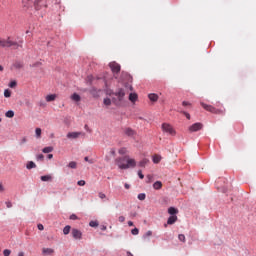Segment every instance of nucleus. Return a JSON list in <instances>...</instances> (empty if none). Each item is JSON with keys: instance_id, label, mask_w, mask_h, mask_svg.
I'll use <instances>...</instances> for the list:
<instances>
[{"instance_id": "obj_16", "label": "nucleus", "mask_w": 256, "mask_h": 256, "mask_svg": "<svg viewBox=\"0 0 256 256\" xmlns=\"http://www.w3.org/2000/svg\"><path fill=\"white\" fill-rule=\"evenodd\" d=\"M168 213L171 216L177 215V213H179V210H177V208H175V207H170V208H168Z\"/></svg>"}, {"instance_id": "obj_31", "label": "nucleus", "mask_w": 256, "mask_h": 256, "mask_svg": "<svg viewBox=\"0 0 256 256\" xmlns=\"http://www.w3.org/2000/svg\"><path fill=\"white\" fill-rule=\"evenodd\" d=\"M35 133H36L37 139H40L41 138V128H36Z\"/></svg>"}, {"instance_id": "obj_38", "label": "nucleus", "mask_w": 256, "mask_h": 256, "mask_svg": "<svg viewBox=\"0 0 256 256\" xmlns=\"http://www.w3.org/2000/svg\"><path fill=\"white\" fill-rule=\"evenodd\" d=\"M132 235H139V229L138 228H134L131 231Z\"/></svg>"}, {"instance_id": "obj_54", "label": "nucleus", "mask_w": 256, "mask_h": 256, "mask_svg": "<svg viewBox=\"0 0 256 256\" xmlns=\"http://www.w3.org/2000/svg\"><path fill=\"white\" fill-rule=\"evenodd\" d=\"M18 256H25V252H19Z\"/></svg>"}, {"instance_id": "obj_13", "label": "nucleus", "mask_w": 256, "mask_h": 256, "mask_svg": "<svg viewBox=\"0 0 256 256\" xmlns=\"http://www.w3.org/2000/svg\"><path fill=\"white\" fill-rule=\"evenodd\" d=\"M55 253V250L52 248H43L42 249V255H53Z\"/></svg>"}, {"instance_id": "obj_14", "label": "nucleus", "mask_w": 256, "mask_h": 256, "mask_svg": "<svg viewBox=\"0 0 256 256\" xmlns=\"http://www.w3.org/2000/svg\"><path fill=\"white\" fill-rule=\"evenodd\" d=\"M177 221V215L170 216L167 220V225H174Z\"/></svg>"}, {"instance_id": "obj_50", "label": "nucleus", "mask_w": 256, "mask_h": 256, "mask_svg": "<svg viewBox=\"0 0 256 256\" xmlns=\"http://www.w3.org/2000/svg\"><path fill=\"white\" fill-rule=\"evenodd\" d=\"M84 161H88V163H90V164L93 163V161H92V160H89V157H87V156L84 158Z\"/></svg>"}, {"instance_id": "obj_15", "label": "nucleus", "mask_w": 256, "mask_h": 256, "mask_svg": "<svg viewBox=\"0 0 256 256\" xmlns=\"http://www.w3.org/2000/svg\"><path fill=\"white\" fill-rule=\"evenodd\" d=\"M163 187V183L161 181H156L153 184V189H155L156 191H159V189H161Z\"/></svg>"}, {"instance_id": "obj_42", "label": "nucleus", "mask_w": 256, "mask_h": 256, "mask_svg": "<svg viewBox=\"0 0 256 256\" xmlns=\"http://www.w3.org/2000/svg\"><path fill=\"white\" fill-rule=\"evenodd\" d=\"M70 219H71L72 221H77V219H79V218L77 217V215L72 214V215H70Z\"/></svg>"}, {"instance_id": "obj_9", "label": "nucleus", "mask_w": 256, "mask_h": 256, "mask_svg": "<svg viewBox=\"0 0 256 256\" xmlns=\"http://www.w3.org/2000/svg\"><path fill=\"white\" fill-rule=\"evenodd\" d=\"M116 97H118L119 101H123V97H125V90L123 88L118 89L117 92H115Z\"/></svg>"}, {"instance_id": "obj_32", "label": "nucleus", "mask_w": 256, "mask_h": 256, "mask_svg": "<svg viewBox=\"0 0 256 256\" xmlns=\"http://www.w3.org/2000/svg\"><path fill=\"white\" fill-rule=\"evenodd\" d=\"M9 87H10L11 89H15V87H17V81H11V82L9 83Z\"/></svg>"}, {"instance_id": "obj_51", "label": "nucleus", "mask_w": 256, "mask_h": 256, "mask_svg": "<svg viewBox=\"0 0 256 256\" xmlns=\"http://www.w3.org/2000/svg\"><path fill=\"white\" fill-rule=\"evenodd\" d=\"M6 206L10 209V207H13V204H11V202H6Z\"/></svg>"}, {"instance_id": "obj_24", "label": "nucleus", "mask_w": 256, "mask_h": 256, "mask_svg": "<svg viewBox=\"0 0 256 256\" xmlns=\"http://www.w3.org/2000/svg\"><path fill=\"white\" fill-rule=\"evenodd\" d=\"M147 163H149V159L144 158L142 161H140L139 165H140V167H145V165H147Z\"/></svg>"}, {"instance_id": "obj_25", "label": "nucleus", "mask_w": 256, "mask_h": 256, "mask_svg": "<svg viewBox=\"0 0 256 256\" xmlns=\"http://www.w3.org/2000/svg\"><path fill=\"white\" fill-rule=\"evenodd\" d=\"M51 179H53L51 175L41 176V181H51Z\"/></svg>"}, {"instance_id": "obj_56", "label": "nucleus", "mask_w": 256, "mask_h": 256, "mask_svg": "<svg viewBox=\"0 0 256 256\" xmlns=\"http://www.w3.org/2000/svg\"><path fill=\"white\" fill-rule=\"evenodd\" d=\"M53 157V154L48 155V159H51Z\"/></svg>"}, {"instance_id": "obj_5", "label": "nucleus", "mask_w": 256, "mask_h": 256, "mask_svg": "<svg viewBox=\"0 0 256 256\" xmlns=\"http://www.w3.org/2000/svg\"><path fill=\"white\" fill-rule=\"evenodd\" d=\"M71 235L76 241H81V239H83V232L77 228L72 229Z\"/></svg>"}, {"instance_id": "obj_27", "label": "nucleus", "mask_w": 256, "mask_h": 256, "mask_svg": "<svg viewBox=\"0 0 256 256\" xmlns=\"http://www.w3.org/2000/svg\"><path fill=\"white\" fill-rule=\"evenodd\" d=\"M151 235H153V231L149 230L143 235V239H148Z\"/></svg>"}, {"instance_id": "obj_19", "label": "nucleus", "mask_w": 256, "mask_h": 256, "mask_svg": "<svg viewBox=\"0 0 256 256\" xmlns=\"http://www.w3.org/2000/svg\"><path fill=\"white\" fill-rule=\"evenodd\" d=\"M71 100H72V101L79 102V101H81V96H79V94H77V93H74V94L71 96Z\"/></svg>"}, {"instance_id": "obj_36", "label": "nucleus", "mask_w": 256, "mask_h": 256, "mask_svg": "<svg viewBox=\"0 0 256 256\" xmlns=\"http://www.w3.org/2000/svg\"><path fill=\"white\" fill-rule=\"evenodd\" d=\"M118 153H119L120 155H125V153H127V148H121V149L118 151Z\"/></svg>"}, {"instance_id": "obj_8", "label": "nucleus", "mask_w": 256, "mask_h": 256, "mask_svg": "<svg viewBox=\"0 0 256 256\" xmlns=\"http://www.w3.org/2000/svg\"><path fill=\"white\" fill-rule=\"evenodd\" d=\"M109 67L113 73H119L121 71V65L117 62H110Z\"/></svg>"}, {"instance_id": "obj_58", "label": "nucleus", "mask_w": 256, "mask_h": 256, "mask_svg": "<svg viewBox=\"0 0 256 256\" xmlns=\"http://www.w3.org/2000/svg\"><path fill=\"white\" fill-rule=\"evenodd\" d=\"M22 1L25 3L26 0H22Z\"/></svg>"}, {"instance_id": "obj_48", "label": "nucleus", "mask_w": 256, "mask_h": 256, "mask_svg": "<svg viewBox=\"0 0 256 256\" xmlns=\"http://www.w3.org/2000/svg\"><path fill=\"white\" fill-rule=\"evenodd\" d=\"M38 229H39V231H43V229H45V227L43 226V224H38Z\"/></svg>"}, {"instance_id": "obj_59", "label": "nucleus", "mask_w": 256, "mask_h": 256, "mask_svg": "<svg viewBox=\"0 0 256 256\" xmlns=\"http://www.w3.org/2000/svg\"><path fill=\"white\" fill-rule=\"evenodd\" d=\"M2 119L0 118V123H1Z\"/></svg>"}, {"instance_id": "obj_6", "label": "nucleus", "mask_w": 256, "mask_h": 256, "mask_svg": "<svg viewBox=\"0 0 256 256\" xmlns=\"http://www.w3.org/2000/svg\"><path fill=\"white\" fill-rule=\"evenodd\" d=\"M203 129V124L200 122L194 123L192 124L189 128L188 131L190 133H195L197 131H201Z\"/></svg>"}, {"instance_id": "obj_49", "label": "nucleus", "mask_w": 256, "mask_h": 256, "mask_svg": "<svg viewBox=\"0 0 256 256\" xmlns=\"http://www.w3.org/2000/svg\"><path fill=\"white\" fill-rule=\"evenodd\" d=\"M15 67H16L17 69H21V67H23V65H22L21 63H16V64H15Z\"/></svg>"}, {"instance_id": "obj_46", "label": "nucleus", "mask_w": 256, "mask_h": 256, "mask_svg": "<svg viewBox=\"0 0 256 256\" xmlns=\"http://www.w3.org/2000/svg\"><path fill=\"white\" fill-rule=\"evenodd\" d=\"M182 113H183V115H185V117H186L187 119H191V115H190L189 113H187V112H185V111H183Z\"/></svg>"}, {"instance_id": "obj_47", "label": "nucleus", "mask_w": 256, "mask_h": 256, "mask_svg": "<svg viewBox=\"0 0 256 256\" xmlns=\"http://www.w3.org/2000/svg\"><path fill=\"white\" fill-rule=\"evenodd\" d=\"M5 191V187L3 186V183H0V193H3Z\"/></svg>"}, {"instance_id": "obj_29", "label": "nucleus", "mask_w": 256, "mask_h": 256, "mask_svg": "<svg viewBox=\"0 0 256 256\" xmlns=\"http://www.w3.org/2000/svg\"><path fill=\"white\" fill-rule=\"evenodd\" d=\"M147 196L145 195V193H140V194H138V199H139V201H145V198H146Z\"/></svg>"}, {"instance_id": "obj_28", "label": "nucleus", "mask_w": 256, "mask_h": 256, "mask_svg": "<svg viewBox=\"0 0 256 256\" xmlns=\"http://www.w3.org/2000/svg\"><path fill=\"white\" fill-rule=\"evenodd\" d=\"M160 162H161V156L156 155L153 157V163H160Z\"/></svg>"}, {"instance_id": "obj_26", "label": "nucleus", "mask_w": 256, "mask_h": 256, "mask_svg": "<svg viewBox=\"0 0 256 256\" xmlns=\"http://www.w3.org/2000/svg\"><path fill=\"white\" fill-rule=\"evenodd\" d=\"M42 151L44 153H51V152H53V147H51V146L45 147V148H43Z\"/></svg>"}, {"instance_id": "obj_11", "label": "nucleus", "mask_w": 256, "mask_h": 256, "mask_svg": "<svg viewBox=\"0 0 256 256\" xmlns=\"http://www.w3.org/2000/svg\"><path fill=\"white\" fill-rule=\"evenodd\" d=\"M81 135V132H70L67 134L68 139H78V137Z\"/></svg>"}, {"instance_id": "obj_53", "label": "nucleus", "mask_w": 256, "mask_h": 256, "mask_svg": "<svg viewBox=\"0 0 256 256\" xmlns=\"http://www.w3.org/2000/svg\"><path fill=\"white\" fill-rule=\"evenodd\" d=\"M128 226L129 227H133V222L132 221H128Z\"/></svg>"}, {"instance_id": "obj_35", "label": "nucleus", "mask_w": 256, "mask_h": 256, "mask_svg": "<svg viewBox=\"0 0 256 256\" xmlns=\"http://www.w3.org/2000/svg\"><path fill=\"white\" fill-rule=\"evenodd\" d=\"M89 225L90 227H99V223L97 221H91Z\"/></svg>"}, {"instance_id": "obj_40", "label": "nucleus", "mask_w": 256, "mask_h": 256, "mask_svg": "<svg viewBox=\"0 0 256 256\" xmlns=\"http://www.w3.org/2000/svg\"><path fill=\"white\" fill-rule=\"evenodd\" d=\"M98 196H99L100 199H106L107 198V195H105V193H103V192H100L98 194Z\"/></svg>"}, {"instance_id": "obj_41", "label": "nucleus", "mask_w": 256, "mask_h": 256, "mask_svg": "<svg viewBox=\"0 0 256 256\" xmlns=\"http://www.w3.org/2000/svg\"><path fill=\"white\" fill-rule=\"evenodd\" d=\"M182 105H183V107H191V103H189L187 101H183Z\"/></svg>"}, {"instance_id": "obj_34", "label": "nucleus", "mask_w": 256, "mask_h": 256, "mask_svg": "<svg viewBox=\"0 0 256 256\" xmlns=\"http://www.w3.org/2000/svg\"><path fill=\"white\" fill-rule=\"evenodd\" d=\"M178 239H179V241H181L182 243H185V241H186V238H185V236H184L183 234H179V235H178Z\"/></svg>"}, {"instance_id": "obj_2", "label": "nucleus", "mask_w": 256, "mask_h": 256, "mask_svg": "<svg viewBox=\"0 0 256 256\" xmlns=\"http://www.w3.org/2000/svg\"><path fill=\"white\" fill-rule=\"evenodd\" d=\"M201 106L206 111H209L210 113H214L215 115H225V110L217 109V108L213 107L212 105H207L202 102Z\"/></svg>"}, {"instance_id": "obj_4", "label": "nucleus", "mask_w": 256, "mask_h": 256, "mask_svg": "<svg viewBox=\"0 0 256 256\" xmlns=\"http://www.w3.org/2000/svg\"><path fill=\"white\" fill-rule=\"evenodd\" d=\"M162 131H164V133H168V135H176L177 132H175V129L173 128V126H171V124L169 123H163L162 124Z\"/></svg>"}, {"instance_id": "obj_23", "label": "nucleus", "mask_w": 256, "mask_h": 256, "mask_svg": "<svg viewBox=\"0 0 256 256\" xmlns=\"http://www.w3.org/2000/svg\"><path fill=\"white\" fill-rule=\"evenodd\" d=\"M68 167L70 169H77V162H75V161L69 162Z\"/></svg>"}, {"instance_id": "obj_37", "label": "nucleus", "mask_w": 256, "mask_h": 256, "mask_svg": "<svg viewBox=\"0 0 256 256\" xmlns=\"http://www.w3.org/2000/svg\"><path fill=\"white\" fill-rule=\"evenodd\" d=\"M77 185H79V187H85V180H79Z\"/></svg>"}, {"instance_id": "obj_43", "label": "nucleus", "mask_w": 256, "mask_h": 256, "mask_svg": "<svg viewBox=\"0 0 256 256\" xmlns=\"http://www.w3.org/2000/svg\"><path fill=\"white\" fill-rule=\"evenodd\" d=\"M118 221H119L120 223H125V216H119V217H118Z\"/></svg>"}, {"instance_id": "obj_21", "label": "nucleus", "mask_w": 256, "mask_h": 256, "mask_svg": "<svg viewBox=\"0 0 256 256\" xmlns=\"http://www.w3.org/2000/svg\"><path fill=\"white\" fill-rule=\"evenodd\" d=\"M63 233L64 235H69V233H71V226L69 225L65 226L63 229Z\"/></svg>"}, {"instance_id": "obj_39", "label": "nucleus", "mask_w": 256, "mask_h": 256, "mask_svg": "<svg viewBox=\"0 0 256 256\" xmlns=\"http://www.w3.org/2000/svg\"><path fill=\"white\" fill-rule=\"evenodd\" d=\"M3 255H4V256H9V255H11V250L5 249V250L3 251Z\"/></svg>"}, {"instance_id": "obj_7", "label": "nucleus", "mask_w": 256, "mask_h": 256, "mask_svg": "<svg viewBox=\"0 0 256 256\" xmlns=\"http://www.w3.org/2000/svg\"><path fill=\"white\" fill-rule=\"evenodd\" d=\"M34 5H35L36 11H40V9H43V7H47V1L46 0H36Z\"/></svg>"}, {"instance_id": "obj_44", "label": "nucleus", "mask_w": 256, "mask_h": 256, "mask_svg": "<svg viewBox=\"0 0 256 256\" xmlns=\"http://www.w3.org/2000/svg\"><path fill=\"white\" fill-rule=\"evenodd\" d=\"M44 157H45V156H43V154H39V155L37 156V160H38V161H43Z\"/></svg>"}, {"instance_id": "obj_33", "label": "nucleus", "mask_w": 256, "mask_h": 256, "mask_svg": "<svg viewBox=\"0 0 256 256\" xmlns=\"http://www.w3.org/2000/svg\"><path fill=\"white\" fill-rule=\"evenodd\" d=\"M103 103L106 105V107H109L111 105V100L109 98H105Z\"/></svg>"}, {"instance_id": "obj_55", "label": "nucleus", "mask_w": 256, "mask_h": 256, "mask_svg": "<svg viewBox=\"0 0 256 256\" xmlns=\"http://www.w3.org/2000/svg\"><path fill=\"white\" fill-rule=\"evenodd\" d=\"M93 79V76H88V81H91Z\"/></svg>"}, {"instance_id": "obj_18", "label": "nucleus", "mask_w": 256, "mask_h": 256, "mask_svg": "<svg viewBox=\"0 0 256 256\" xmlns=\"http://www.w3.org/2000/svg\"><path fill=\"white\" fill-rule=\"evenodd\" d=\"M55 99H57V95H55V94H50V95L46 96V101L48 103H51V101H55Z\"/></svg>"}, {"instance_id": "obj_22", "label": "nucleus", "mask_w": 256, "mask_h": 256, "mask_svg": "<svg viewBox=\"0 0 256 256\" xmlns=\"http://www.w3.org/2000/svg\"><path fill=\"white\" fill-rule=\"evenodd\" d=\"M26 167H27V169H35V167H37V165L35 164V162L30 161V162H28Z\"/></svg>"}, {"instance_id": "obj_12", "label": "nucleus", "mask_w": 256, "mask_h": 256, "mask_svg": "<svg viewBox=\"0 0 256 256\" xmlns=\"http://www.w3.org/2000/svg\"><path fill=\"white\" fill-rule=\"evenodd\" d=\"M124 133L127 135V137H135V132L131 128H125Z\"/></svg>"}, {"instance_id": "obj_1", "label": "nucleus", "mask_w": 256, "mask_h": 256, "mask_svg": "<svg viewBox=\"0 0 256 256\" xmlns=\"http://www.w3.org/2000/svg\"><path fill=\"white\" fill-rule=\"evenodd\" d=\"M119 169H133L137 167V161L129 156H123L116 160Z\"/></svg>"}, {"instance_id": "obj_45", "label": "nucleus", "mask_w": 256, "mask_h": 256, "mask_svg": "<svg viewBox=\"0 0 256 256\" xmlns=\"http://www.w3.org/2000/svg\"><path fill=\"white\" fill-rule=\"evenodd\" d=\"M138 176H139L141 179H145V175H143V172H141V170L138 171Z\"/></svg>"}, {"instance_id": "obj_30", "label": "nucleus", "mask_w": 256, "mask_h": 256, "mask_svg": "<svg viewBox=\"0 0 256 256\" xmlns=\"http://www.w3.org/2000/svg\"><path fill=\"white\" fill-rule=\"evenodd\" d=\"M4 97H6V98L11 97V90H9V89L4 90Z\"/></svg>"}, {"instance_id": "obj_20", "label": "nucleus", "mask_w": 256, "mask_h": 256, "mask_svg": "<svg viewBox=\"0 0 256 256\" xmlns=\"http://www.w3.org/2000/svg\"><path fill=\"white\" fill-rule=\"evenodd\" d=\"M5 115L8 117V119H13V117H15V112H13V110H9Z\"/></svg>"}, {"instance_id": "obj_3", "label": "nucleus", "mask_w": 256, "mask_h": 256, "mask_svg": "<svg viewBox=\"0 0 256 256\" xmlns=\"http://www.w3.org/2000/svg\"><path fill=\"white\" fill-rule=\"evenodd\" d=\"M0 47H14V49H19V47H23V46L19 45V43L12 41L10 39L8 40L0 39Z\"/></svg>"}, {"instance_id": "obj_10", "label": "nucleus", "mask_w": 256, "mask_h": 256, "mask_svg": "<svg viewBox=\"0 0 256 256\" xmlns=\"http://www.w3.org/2000/svg\"><path fill=\"white\" fill-rule=\"evenodd\" d=\"M148 98L150 101H152V103H157V101H159V95L155 93L148 94Z\"/></svg>"}, {"instance_id": "obj_17", "label": "nucleus", "mask_w": 256, "mask_h": 256, "mask_svg": "<svg viewBox=\"0 0 256 256\" xmlns=\"http://www.w3.org/2000/svg\"><path fill=\"white\" fill-rule=\"evenodd\" d=\"M137 99H138L137 93H130L129 101H131V103H135V101H137Z\"/></svg>"}, {"instance_id": "obj_57", "label": "nucleus", "mask_w": 256, "mask_h": 256, "mask_svg": "<svg viewBox=\"0 0 256 256\" xmlns=\"http://www.w3.org/2000/svg\"><path fill=\"white\" fill-rule=\"evenodd\" d=\"M0 71H3V66L0 65Z\"/></svg>"}, {"instance_id": "obj_52", "label": "nucleus", "mask_w": 256, "mask_h": 256, "mask_svg": "<svg viewBox=\"0 0 256 256\" xmlns=\"http://www.w3.org/2000/svg\"><path fill=\"white\" fill-rule=\"evenodd\" d=\"M124 187H125V189H130L131 186L126 183V184H124Z\"/></svg>"}]
</instances>
